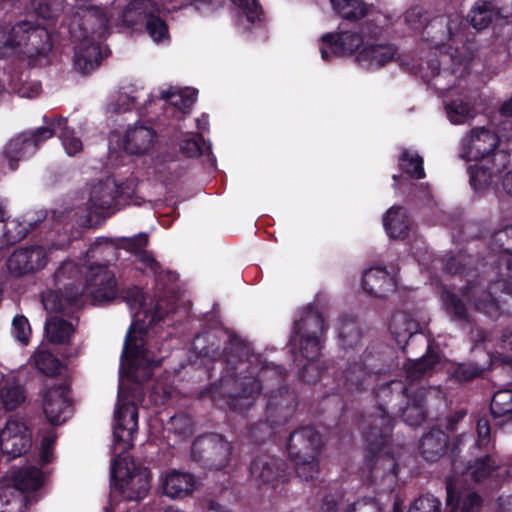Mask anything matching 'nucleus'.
Here are the masks:
<instances>
[{
    "label": "nucleus",
    "mask_w": 512,
    "mask_h": 512,
    "mask_svg": "<svg viewBox=\"0 0 512 512\" xmlns=\"http://www.w3.org/2000/svg\"><path fill=\"white\" fill-rule=\"evenodd\" d=\"M245 384L247 387H245L242 392V395L245 398L253 397V395L258 394L261 390V385L255 378H249Z\"/></svg>",
    "instance_id": "62"
},
{
    "label": "nucleus",
    "mask_w": 512,
    "mask_h": 512,
    "mask_svg": "<svg viewBox=\"0 0 512 512\" xmlns=\"http://www.w3.org/2000/svg\"><path fill=\"white\" fill-rule=\"evenodd\" d=\"M12 335L23 345H27L31 335L28 319L23 315H17L12 322Z\"/></svg>",
    "instance_id": "53"
},
{
    "label": "nucleus",
    "mask_w": 512,
    "mask_h": 512,
    "mask_svg": "<svg viewBox=\"0 0 512 512\" xmlns=\"http://www.w3.org/2000/svg\"><path fill=\"white\" fill-rule=\"evenodd\" d=\"M490 424L487 419L481 418L477 422V446L485 447L490 442Z\"/></svg>",
    "instance_id": "58"
},
{
    "label": "nucleus",
    "mask_w": 512,
    "mask_h": 512,
    "mask_svg": "<svg viewBox=\"0 0 512 512\" xmlns=\"http://www.w3.org/2000/svg\"><path fill=\"white\" fill-rule=\"evenodd\" d=\"M147 243L148 236L145 233H140L130 238H123L124 248L130 252L139 254L141 261H143L151 269L154 270L157 267L156 261L152 258L151 255L147 254L145 251H142V248H144Z\"/></svg>",
    "instance_id": "40"
},
{
    "label": "nucleus",
    "mask_w": 512,
    "mask_h": 512,
    "mask_svg": "<svg viewBox=\"0 0 512 512\" xmlns=\"http://www.w3.org/2000/svg\"><path fill=\"white\" fill-rule=\"evenodd\" d=\"M443 302L448 314L458 320H468V310L463 302L455 294L450 292L445 293Z\"/></svg>",
    "instance_id": "50"
},
{
    "label": "nucleus",
    "mask_w": 512,
    "mask_h": 512,
    "mask_svg": "<svg viewBox=\"0 0 512 512\" xmlns=\"http://www.w3.org/2000/svg\"><path fill=\"white\" fill-rule=\"evenodd\" d=\"M439 361L437 354L429 352L420 359L409 361L405 365L406 378L411 382L430 375Z\"/></svg>",
    "instance_id": "32"
},
{
    "label": "nucleus",
    "mask_w": 512,
    "mask_h": 512,
    "mask_svg": "<svg viewBox=\"0 0 512 512\" xmlns=\"http://www.w3.org/2000/svg\"><path fill=\"white\" fill-rule=\"evenodd\" d=\"M238 8L239 18L245 17L248 22L261 20L262 8L256 0H232Z\"/></svg>",
    "instance_id": "48"
},
{
    "label": "nucleus",
    "mask_w": 512,
    "mask_h": 512,
    "mask_svg": "<svg viewBox=\"0 0 512 512\" xmlns=\"http://www.w3.org/2000/svg\"><path fill=\"white\" fill-rule=\"evenodd\" d=\"M31 433L26 423L18 418L9 419L0 432V449L3 454L15 458L31 447Z\"/></svg>",
    "instance_id": "14"
},
{
    "label": "nucleus",
    "mask_w": 512,
    "mask_h": 512,
    "mask_svg": "<svg viewBox=\"0 0 512 512\" xmlns=\"http://www.w3.org/2000/svg\"><path fill=\"white\" fill-rule=\"evenodd\" d=\"M295 407L294 394L286 388H281L273 393L268 401V417L274 423L285 422L293 413Z\"/></svg>",
    "instance_id": "23"
},
{
    "label": "nucleus",
    "mask_w": 512,
    "mask_h": 512,
    "mask_svg": "<svg viewBox=\"0 0 512 512\" xmlns=\"http://www.w3.org/2000/svg\"><path fill=\"white\" fill-rule=\"evenodd\" d=\"M334 10L343 18L358 20L367 13V7L362 0H330Z\"/></svg>",
    "instance_id": "38"
},
{
    "label": "nucleus",
    "mask_w": 512,
    "mask_h": 512,
    "mask_svg": "<svg viewBox=\"0 0 512 512\" xmlns=\"http://www.w3.org/2000/svg\"><path fill=\"white\" fill-rule=\"evenodd\" d=\"M508 123L498 126L493 121L475 125L468 129L459 141L460 159L477 162L471 166L470 183L476 191L483 190L497 182L509 164L505 142L512 141V130L505 133Z\"/></svg>",
    "instance_id": "2"
},
{
    "label": "nucleus",
    "mask_w": 512,
    "mask_h": 512,
    "mask_svg": "<svg viewBox=\"0 0 512 512\" xmlns=\"http://www.w3.org/2000/svg\"><path fill=\"white\" fill-rule=\"evenodd\" d=\"M472 59L471 52H468L466 49L459 51L455 49V51L451 54H443L439 60V64H447L450 61L454 68L452 71H449L447 68L437 69V73L433 72L435 76V80L433 85L435 88L441 91H449L453 88L458 79L457 73L462 75L467 73V68L470 60Z\"/></svg>",
    "instance_id": "18"
},
{
    "label": "nucleus",
    "mask_w": 512,
    "mask_h": 512,
    "mask_svg": "<svg viewBox=\"0 0 512 512\" xmlns=\"http://www.w3.org/2000/svg\"><path fill=\"white\" fill-rule=\"evenodd\" d=\"M51 124L59 129L58 136L67 155L73 156L82 151L83 143L80 138L75 136L74 131L67 126L66 118L58 117L57 121H52Z\"/></svg>",
    "instance_id": "34"
},
{
    "label": "nucleus",
    "mask_w": 512,
    "mask_h": 512,
    "mask_svg": "<svg viewBox=\"0 0 512 512\" xmlns=\"http://www.w3.org/2000/svg\"><path fill=\"white\" fill-rule=\"evenodd\" d=\"M395 53L396 50L392 45H369L358 53L357 61L366 69L373 70L393 60Z\"/></svg>",
    "instance_id": "24"
},
{
    "label": "nucleus",
    "mask_w": 512,
    "mask_h": 512,
    "mask_svg": "<svg viewBox=\"0 0 512 512\" xmlns=\"http://www.w3.org/2000/svg\"><path fill=\"white\" fill-rule=\"evenodd\" d=\"M180 149L188 157H197L203 154L204 146L200 136L187 134L180 143Z\"/></svg>",
    "instance_id": "54"
},
{
    "label": "nucleus",
    "mask_w": 512,
    "mask_h": 512,
    "mask_svg": "<svg viewBox=\"0 0 512 512\" xmlns=\"http://www.w3.org/2000/svg\"><path fill=\"white\" fill-rule=\"evenodd\" d=\"M114 273L104 265H92L85 275L83 292L91 297L95 304L107 303L116 296Z\"/></svg>",
    "instance_id": "13"
},
{
    "label": "nucleus",
    "mask_w": 512,
    "mask_h": 512,
    "mask_svg": "<svg viewBox=\"0 0 512 512\" xmlns=\"http://www.w3.org/2000/svg\"><path fill=\"white\" fill-rule=\"evenodd\" d=\"M345 377L350 389L360 390L364 383L369 382L372 375H370L362 365L355 364L346 371Z\"/></svg>",
    "instance_id": "49"
},
{
    "label": "nucleus",
    "mask_w": 512,
    "mask_h": 512,
    "mask_svg": "<svg viewBox=\"0 0 512 512\" xmlns=\"http://www.w3.org/2000/svg\"><path fill=\"white\" fill-rule=\"evenodd\" d=\"M482 368L473 363L459 364L453 371V377L458 381H469L481 374Z\"/></svg>",
    "instance_id": "55"
},
{
    "label": "nucleus",
    "mask_w": 512,
    "mask_h": 512,
    "mask_svg": "<svg viewBox=\"0 0 512 512\" xmlns=\"http://www.w3.org/2000/svg\"><path fill=\"white\" fill-rule=\"evenodd\" d=\"M134 322L127 332L121 357V379L118 404L113 428L114 446L120 452L132 446L138 426L136 405L143 400L138 383L150 378L152 369L160 364L152 348L151 326L163 316L159 302L138 288L129 289L125 295Z\"/></svg>",
    "instance_id": "1"
},
{
    "label": "nucleus",
    "mask_w": 512,
    "mask_h": 512,
    "mask_svg": "<svg viewBox=\"0 0 512 512\" xmlns=\"http://www.w3.org/2000/svg\"><path fill=\"white\" fill-rule=\"evenodd\" d=\"M230 444L220 435H206L193 442L191 452L195 459L206 458L217 469L225 467L230 458Z\"/></svg>",
    "instance_id": "15"
},
{
    "label": "nucleus",
    "mask_w": 512,
    "mask_h": 512,
    "mask_svg": "<svg viewBox=\"0 0 512 512\" xmlns=\"http://www.w3.org/2000/svg\"><path fill=\"white\" fill-rule=\"evenodd\" d=\"M152 12H159V9L152 0H134L124 10L122 23L133 26L147 19Z\"/></svg>",
    "instance_id": "29"
},
{
    "label": "nucleus",
    "mask_w": 512,
    "mask_h": 512,
    "mask_svg": "<svg viewBox=\"0 0 512 512\" xmlns=\"http://www.w3.org/2000/svg\"><path fill=\"white\" fill-rule=\"evenodd\" d=\"M160 98L180 111L186 112L195 103L196 91L188 87H169L160 91Z\"/></svg>",
    "instance_id": "30"
},
{
    "label": "nucleus",
    "mask_w": 512,
    "mask_h": 512,
    "mask_svg": "<svg viewBox=\"0 0 512 512\" xmlns=\"http://www.w3.org/2000/svg\"><path fill=\"white\" fill-rule=\"evenodd\" d=\"M42 87L38 81H29L22 84L19 95L24 98H35L40 95Z\"/></svg>",
    "instance_id": "59"
},
{
    "label": "nucleus",
    "mask_w": 512,
    "mask_h": 512,
    "mask_svg": "<svg viewBox=\"0 0 512 512\" xmlns=\"http://www.w3.org/2000/svg\"><path fill=\"white\" fill-rule=\"evenodd\" d=\"M468 17L474 28L478 30L485 29L493 20V7L489 2H477Z\"/></svg>",
    "instance_id": "39"
},
{
    "label": "nucleus",
    "mask_w": 512,
    "mask_h": 512,
    "mask_svg": "<svg viewBox=\"0 0 512 512\" xmlns=\"http://www.w3.org/2000/svg\"><path fill=\"white\" fill-rule=\"evenodd\" d=\"M325 330L323 318L316 312L309 311L300 321L295 324V334L299 336L300 353L309 364L304 367L303 378L312 381L313 377L308 375L310 370L315 369L313 364L320 355L319 335Z\"/></svg>",
    "instance_id": "10"
},
{
    "label": "nucleus",
    "mask_w": 512,
    "mask_h": 512,
    "mask_svg": "<svg viewBox=\"0 0 512 512\" xmlns=\"http://www.w3.org/2000/svg\"><path fill=\"white\" fill-rule=\"evenodd\" d=\"M50 37L46 29L21 21L10 27L0 25V57L12 54L16 48L22 53L42 54L50 48Z\"/></svg>",
    "instance_id": "4"
},
{
    "label": "nucleus",
    "mask_w": 512,
    "mask_h": 512,
    "mask_svg": "<svg viewBox=\"0 0 512 512\" xmlns=\"http://www.w3.org/2000/svg\"><path fill=\"white\" fill-rule=\"evenodd\" d=\"M500 348L503 352L512 353V332L504 331L501 340Z\"/></svg>",
    "instance_id": "63"
},
{
    "label": "nucleus",
    "mask_w": 512,
    "mask_h": 512,
    "mask_svg": "<svg viewBox=\"0 0 512 512\" xmlns=\"http://www.w3.org/2000/svg\"><path fill=\"white\" fill-rule=\"evenodd\" d=\"M80 296L78 289L73 292L65 291L64 295L56 291H47L42 295V304L47 312H58L64 310L66 304L76 305Z\"/></svg>",
    "instance_id": "33"
},
{
    "label": "nucleus",
    "mask_w": 512,
    "mask_h": 512,
    "mask_svg": "<svg viewBox=\"0 0 512 512\" xmlns=\"http://www.w3.org/2000/svg\"><path fill=\"white\" fill-rule=\"evenodd\" d=\"M32 7L36 14L42 18H51L54 15V9L51 8L46 0H33Z\"/></svg>",
    "instance_id": "61"
},
{
    "label": "nucleus",
    "mask_w": 512,
    "mask_h": 512,
    "mask_svg": "<svg viewBox=\"0 0 512 512\" xmlns=\"http://www.w3.org/2000/svg\"><path fill=\"white\" fill-rule=\"evenodd\" d=\"M441 502L433 495L426 494L417 498L408 512H440Z\"/></svg>",
    "instance_id": "52"
},
{
    "label": "nucleus",
    "mask_w": 512,
    "mask_h": 512,
    "mask_svg": "<svg viewBox=\"0 0 512 512\" xmlns=\"http://www.w3.org/2000/svg\"><path fill=\"white\" fill-rule=\"evenodd\" d=\"M46 252L42 247L31 246L15 250L7 259V270L11 275L23 276L44 268Z\"/></svg>",
    "instance_id": "17"
},
{
    "label": "nucleus",
    "mask_w": 512,
    "mask_h": 512,
    "mask_svg": "<svg viewBox=\"0 0 512 512\" xmlns=\"http://www.w3.org/2000/svg\"><path fill=\"white\" fill-rule=\"evenodd\" d=\"M320 447V437L312 428H303L291 435L288 453L294 463L296 474L301 479L310 480L318 475L317 455Z\"/></svg>",
    "instance_id": "5"
},
{
    "label": "nucleus",
    "mask_w": 512,
    "mask_h": 512,
    "mask_svg": "<svg viewBox=\"0 0 512 512\" xmlns=\"http://www.w3.org/2000/svg\"><path fill=\"white\" fill-rule=\"evenodd\" d=\"M362 283L365 291L376 297H383L396 288L395 279L385 269L379 267L366 270Z\"/></svg>",
    "instance_id": "22"
},
{
    "label": "nucleus",
    "mask_w": 512,
    "mask_h": 512,
    "mask_svg": "<svg viewBox=\"0 0 512 512\" xmlns=\"http://www.w3.org/2000/svg\"><path fill=\"white\" fill-rule=\"evenodd\" d=\"M166 430L175 437L186 438L193 433V424L187 415H175L166 424Z\"/></svg>",
    "instance_id": "46"
},
{
    "label": "nucleus",
    "mask_w": 512,
    "mask_h": 512,
    "mask_svg": "<svg viewBox=\"0 0 512 512\" xmlns=\"http://www.w3.org/2000/svg\"><path fill=\"white\" fill-rule=\"evenodd\" d=\"M324 45L321 47V57L328 61L331 55L344 56L353 53L362 43L363 38L356 32L328 33L322 36Z\"/></svg>",
    "instance_id": "19"
},
{
    "label": "nucleus",
    "mask_w": 512,
    "mask_h": 512,
    "mask_svg": "<svg viewBox=\"0 0 512 512\" xmlns=\"http://www.w3.org/2000/svg\"><path fill=\"white\" fill-rule=\"evenodd\" d=\"M25 400L24 390L19 383L7 379L0 389V401L5 409L13 410Z\"/></svg>",
    "instance_id": "36"
},
{
    "label": "nucleus",
    "mask_w": 512,
    "mask_h": 512,
    "mask_svg": "<svg viewBox=\"0 0 512 512\" xmlns=\"http://www.w3.org/2000/svg\"><path fill=\"white\" fill-rule=\"evenodd\" d=\"M446 113L452 124L459 125L474 119L476 109L470 103L458 99L446 105Z\"/></svg>",
    "instance_id": "37"
},
{
    "label": "nucleus",
    "mask_w": 512,
    "mask_h": 512,
    "mask_svg": "<svg viewBox=\"0 0 512 512\" xmlns=\"http://www.w3.org/2000/svg\"><path fill=\"white\" fill-rule=\"evenodd\" d=\"M57 121V118L44 117V126L37 128L33 132L22 133L12 138L4 147L0 156V170H5V165L9 171H14L18 167V162L32 155L36 148L45 140L51 138L59 132L57 126L51 124Z\"/></svg>",
    "instance_id": "6"
},
{
    "label": "nucleus",
    "mask_w": 512,
    "mask_h": 512,
    "mask_svg": "<svg viewBox=\"0 0 512 512\" xmlns=\"http://www.w3.org/2000/svg\"><path fill=\"white\" fill-rule=\"evenodd\" d=\"M420 389H414L412 385H405L400 380L381 385L376 392L379 400V408L372 415V422L367 441L377 448L384 444L385 439L392 431V419L395 416H402L409 425H417L424 420V411L421 407L424 394L414 395Z\"/></svg>",
    "instance_id": "3"
},
{
    "label": "nucleus",
    "mask_w": 512,
    "mask_h": 512,
    "mask_svg": "<svg viewBox=\"0 0 512 512\" xmlns=\"http://www.w3.org/2000/svg\"><path fill=\"white\" fill-rule=\"evenodd\" d=\"M158 12H152L145 20V29L147 34L155 43H166L169 41V31L164 20L158 15Z\"/></svg>",
    "instance_id": "41"
},
{
    "label": "nucleus",
    "mask_w": 512,
    "mask_h": 512,
    "mask_svg": "<svg viewBox=\"0 0 512 512\" xmlns=\"http://www.w3.org/2000/svg\"><path fill=\"white\" fill-rule=\"evenodd\" d=\"M111 476L115 481V492L119 491L126 500L139 501L149 491V472L144 468L136 467L128 456L119 455L113 460Z\"/></svg>",
    "instance_id": "7"
},
{
    "label": "nucleus",
    "mask_w": 512,
    "mask_h": 512,
    "mask_svg": "<svg viewBox=\"0 0 512 512\" xmlns=\"http://www.w3.org/2000/svg\"><path fill=\"white\" fill-rule=\"evenodd\" d=\"M500 288L507 293H512V284H507L503 280L493 282L490 290H486L479 283L469 281L463 291V297L476 311L489 317H497L500 306L493 294H496Z\"/></svg>",
    "instance_id": "12"
},
{
    "label": "nucleus",
    "mask_w": 512,
    "mask_h": 512,
    "mask_svg": "<svg viewBox=\"0 0 512 512\" xmlns=\"http://www.w3.org/2000/svg\"><path fill=\"white\" fill-rule=\"evenodd\" d=\"M495 466L491 463L490 457L486 456L475 460V462L467 467L466 477H470L475 482H479L491 475Z\"/></svg>",
    "instance_id": "47"
},
{
    "label": "nucleus",
    "mask_w": 512,
    "mask_h": 512,
    "mask_svg": "<svg viewBox=\"0 0 512 512\" xmlns=\"http://www.w3.org/2000/svg\"><path fill=\"white\" fill-rule=\"evenodd\" d=\"M404 20L411 30L420 31L426 26L428 17L421 7L413 6L405 12Z\"/></svg>",
    "instance_id": "51"
},
{
    "label": "nucleus",
    "mask_w": 512,
    "mask_h": 512,
    "mask_svg": "<svg viewBox=\"0 0 512 512\" xmlns=\"http://www.w3.org/2000/svg\"><path fill=\"white\" fill-rule=\"evenodd\" d=\"M30 223L18 218L8 219L4 225L3 236L7 244H14L25 238L29 232Z\"/></svg>",
    "instance_id": "42"
},
{
    "label": "nucleus",
    "mask_w": 512,
    "mask_h": 512,
    "mask_svg": "<svg viewBox=\"0 0 512 512\" xmlns=\"http://www.w3.org/2000/svg\"><path fill=\"white\" fill-rule=\"evenodd\" d=\"M55 438L56 436L52 432H49L42 439L40 461L43 465L50 463L52 460L51 448L55 442Z\"/></svg>",
    "instance_id": "56"
},
{
    "label": "nucleus",
    "mask_w": 512,
    "mask_h": 512,
    "mask_svg": "<svg viewBox=\"0 0 512 512\" xmlns=\"http://www.w3.org/2000/svg\"><path fill=\"white\" fill-rule=\"evenodd\" d=\"M64 385L48 387L42 396V410L47 420L53 425L65 422L71 415V404Z\"/></svg>",
    "instance_id": "16"
},
{
    "label": "nucleus",
    "mask_w": 512,
    "mask_h": 512,
    "mask_svg": "<svg viewBox=\"0 0 512 512\" xmlns=\"http://www.w3.org/2000/svg\"><path fill=\"white\" fill-rule=\"evenodd\" d=\"M463 24V20L459 16L451 18L447 24V30L451 38L457 35L460 26Z\"/></svg>",
    "instance_id": "64"
},
{
    "label": "nucleus",
    "mask_w": 512,
    "mask_h": 512,
    "mask_svg": "<svg viewBox=\"0 0 512 512\" xmlns=\"http://www.w3.org/2000/svg\"><path fill=\"white\" fill-rule=\"evenodd\" d=\"M383 226L391 238H404L410 227V220L400 206H392L383 217Z\"/></svg>",
    "instance_id": "26"
},
{
    "label": "nucleus",
    "mask_w": 512,
    "mask_h": 512,
    "mask_svg": "<svg viewBox=\"0 0 512 512\" xmlns=\"http://www.w3.org/2000/svg\"><path fill=\"white\" fill-rule=\"evenodd\" d=\"M43 480V473L34 466H24L13 472V485L0 486V512H20L24 504L22 493L37 490Z\"/></svg>",
    "instance_id": "9"
},
{
    "label": "nucleus",
    "mask_w": 512,
    "mask_h": 512,
    "mask_svg": "<svg viewBox=\"0 0 512 512\" xmlns=\"http://www.w3.org/2000/svg\"><path fill=\"white\" fill-rule=\"evenodd\" d=\"M353 511L358 512H382V506L380 503L371 498H363L361 500H357L352 505Z\"/></svg>",
    "instance_id": "57"
},
{
    "label": "nucleus",
    "mask_w": 512,
    "mask_h": 512,
    "mask_svg": "<svg viewBox=\"0 0 512 512\" xmlns=\"http://www.w3.org/2000/svg\"><path fill=\"white\" fill-rule=\"evenodd\" d=\"M33 360L37 369L46 375H55L61 370V363L47 351L36 352Z\"/></svg>",
    "instance_id": "45"
},
{
    "label": "nucleus",
    "mask_w": 512,
    "mask_h": 512,
    "mask_svg": "<svg viewBox=\"0 0 512 512\" xmlns=\"http://www.w3.org/2000/svg\"><path fill=\"white\" fill-rule=\"evenodd\" d=\"M111 15H107L98 7L89 8L83 17V24L91 29V39L85 34V39L78 46L74 56L75 67L82 73H90L98 65L100 60L99 46L94 42V34L102 35L108 26Z\"/></svg>",
    "instance_id": "8"
},
{
    "label": "nucleus",
    "mask_w": 512,
    "mask_h": 512,
    "mask_svg": "<svg viewBox=\"0 0 512 512\" xmlns=\"http://www.w3.org/2000/svg\"><path fill=\"white\" fill-rule=\"evenodd\" d=\"M456 484L452 482V480H448L447 482V505L452 508V512H454L456 508L457 502L461 501V512H479L481 508V499L476 493L467 492L465 494H461L459 499L456 495Z\"/></svg>",
    "instance_id": "31"
},
{
    "label": "nucleus",
    "mask_w": 512,
    "mask_h": 512,
    "mask_svg": "<svg viewBox=\"0 0 512 512\" xmlns=\"http://www.w3.org/2000/svg\"><path fill=\"white\" fill-rule=\"evenodd\" d=\"M423 160L416 154L404 150L400 157V167L411 177L420 179L424 177Z\"/></svg>",
    "instance_id": "44"
},
{
    "label": "nucleus",
    "mask_w": 512,
    "mask_h": 512,
    "mask_svg": "<svg viewBox=\"0 0 512 512\" xmlns=\"http://www.w3.org/2000/svg\"><path fill=\"white\" fill-rule=\"evenodd\" d=\"M447 446V436L441 430H432L420 442V451L427 461H436Z\"/></svg>",
    "instance_id": "27"
},
{
    "label": "nucleus",
    "mask_w": 512,
    "mask_h": 512,
    "mask_svg": "<svg viewBox=\"0 0 512 512\" xmlns=\"http://www.w3.org/2000/svg\"><path fill=\"white\" fill-rule=\"evenodd\" d=\"M250 476L257 484H270L282 477L278 460L268 456L251 462Z\"/></svg>",
    "instance_id": "25"
},
{
    "label": "nucleus",
    "mask_w": 512,
    "mask_h": 512,
    "mask_svg": "<svg viewBox=\"0 0 512 512\" xmlns=\"http://www.w3.org/2000/svg\"><path fill=\"white\" fill-rule=\"evenodd\" d=\"M134 99H135L134 97H130L128 95L121 94V95H119L117 102L110 104L108 106V109H109V111L115 112V113L127 111L131 108V106L134 102Z\"/></svg>",
    "instance_id": "60"
},
{
    "label": "nucleus",
    "mask_w": 512,
    "mask_h": 512,
    "mask_svg": "<svg viewBox=\"0 0 512 512\" xmlns=\"http://www.w3.org/2000/svg\"><path fill=\"white\" fill-rule=\"evenodd\" d=\"M45 333L52 343H64L73 333L72 324L58 317H51L46 321Z\"/></svg>",
    "instance_id": "35"
},
{
    "label": "nucleus",
    "mask_w": 512,
    "mask_h": 512,
    "mask_svg": "<svg viewBox=\"0 0 512 512\" xmlns=\"http://www.w3.org/2000/svg\"><path fill=\"white\" fill-rule=\"evenodd\" d=\"M157 142L152 127L134 124L123 133L113 132L109 139V151H123L129 155H144L151 151Z\"/></svg>",
    "instance_id": "11"
},
{
    "label": "nucleus",
    "mask_w": 512,
    "mask_h": 512,
    "mask_svg": "<svg viewBox=\"0 0 512 512\" xmlns=\"http://www.w3.org/2000/svg\"><path fill=\"white\" fill-rule=\"evenodd\" d=\"M163 493L171 499H181L196 489V480L190 473L170 470L161 475Z\"/></svg>",
    "instance_id": "20"
},
{
    "label": "nucleus",
    "mask_w": 512,
    "mask_h": 512,
    "mask_svg": "<svg viewBox=\"0 0 512 512\" xmlns=\"http://www.w3.org/2000/svg\"><path fill=\"white\" fill-rule=\"evenodd\" d=\"M491 413L494 417L512 413V389H502L494 394L491 401Z\"/></svg>",
    "instance_id": "43"
},
{
    "label": "nucleus",
    "mask_w": 512,
    "mask_h": 512,
    "mask_svg": "<svg viewBox=\"0 0 512 512\" xmlns=\"http://www.w3.org/2000/svg\"><path fill=\"white\" fill-rule=\"evenodd\" d=\"M115 202V187L113 182H98L94 184L87 201V209L91 214L104 215Z\"/></svg>",
    "instance_id": "21"
},
{
    "label": "nucleus",
    "mask_w": 512,
    "mask_h": 512,
    "mask_svg": "<svg viewBox=\"0 0 512 512\" xmlns=\"http://www.w3.org/2000/svg\"><path fill=\"white\" fill-rule=\"evenodd\" d=\"M389 329L397 343L404 346L417 332V324L407 313L397 312L391 318Z\"/></svg>",
    "instance_id": "28"
}]
</instances>
